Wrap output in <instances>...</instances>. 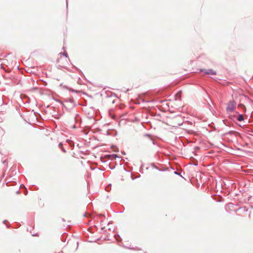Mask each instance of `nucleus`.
<instances>
[{
    "mask_svg": "<svg viewBox=\"0 0 253 253\" xmlns=\"http://www.w3.org/2000/svg\"><path fill=\"white\" fill-rule=\"evenodd\" d=\"M37 112H22L20 113L21 117L29 124L34 123L37 120ZM38 115L40 116V114Z\"/></svg>",
    "mask_w": 253,
    "mask_h": 253,
    "instance_id": "1",
    "label": "nucleus"
},
{
    "mask_svg": "<svg viewBox=\"0 0 253 253\" xmlns=\"http://www.w3.org/2000/svg\"><path fill=\"white\" fill-rule=\"evenodd\" d=\"M62 145V143H60L59 144V146H60V145Z\"/></svg>",
    "mask_w": 253,
    "mask_h": 253,
    "instance_id": "13",
    "label": "nucleus"
},
{
    "mask_svg": "<svg viewBox=\"0 0 253 253\" xmlns=\"http://www.w3.org/2000/svg\"><path fill=\"white\" fill-rule=\"evenodd\" d=\"M106 157L110 159H115L116 158L119 157L116 154L107 155Z\"/></svg>",
    "mask_w": 253,
    "mask_h": 253,
    "instance_id": "7",
    "label": "nucleus"
},
{
    "mask_svg": "<svg viewBox=\"0 0 253 253\" xmlns=\"http://www.w3.org/2000/svg\"><path fill=\"white\" fill-rule=\"evenodd\" d=\"M235 109V102L233 101H230L227 107V111H232Z\"/></svg>",
    "mask_w": 253,
    "mask_h": 253,
    "instance_id": "4",
    "label": "nucleus"
},
{
    "mask_svg": "<svg viewBox=\"0 0 253 253\" xmlns=\"http://www.w3.org/2000/svg\"><path fill=\"white\" fill-rule=\"evenodd\" d=\"M90 119L92 118L91 116L88 117Z\"/></svg>",
    "mask_w": 253,
    "mask_h": 253,
    "instance_id": "15",
    "label": "nucleus"
},
{
    "mask_svg": "<svg viewBox=\"0 0 253 253\" xmlns=\"http://www.w3.org/2000/svg\"><path fill=\"white\" fill-rule=\"evenodd\" d=\"M150 114L151 115H154V114L156 113H157V112H153V111H152V112H149Z\"/></svg>",
    "mask_w": 253,
    "mask_h": 253,
    "instance_id": "9",
    "label": "nucleus"
},
{
    "mask_svg": "<svg viewBox=\"0 0 253 253\" xmlns=\"http://www.w3.org/2000/svg\"><path fill=\"white\" fill-rule=\"evenodd\" d=\"M201 71L204 72L207 75H216V73L212 69L208 70H201Z\"/></svg>",
    "mask_w": 253,
    "mask_h": 253,
    "instance_id": "5",
    "label": "nucleus"
},
{
    "mask_svg": "<svg viewBox=\"0 0 253 253\" xmlns=\"http://www.w3.org/2000/svg\"><path fill=\"white\" fill-rule=\"evenodd\" d=\"M181 93H182L181 91H178V92L176 93V97L177 98H179V99H180V100L181 99V98H181Z\"/></svg>",
    "mask_w": 253,
    "mask_h": 253,
    "instance_id": "8",
    "label": "nucleus"
},
{
    "mask_svg": "<svg viewBox=\"0 0 253 253\" xmlns=\"http://www.w3.org/2000/svg\"><path fill=\"white\" fill-rule=\"evenodd\" d=\"M63 152H65L66 151L64 149H63Z\"/></svg>",
    "mask_w": 253,
    "mask_h": 253,
    "instance_id": "14",
    "label": "nucleus"
},
{
    "mask_svg": "<svg viewBox=\"0 0 253 253\" xmlns=\"http://www.w3.org/2000/svg\"><path fill=\"white\" fill-rule=\"evenodd\" d=\"M230 113L229 114V118L232 121L237 124L236 123V115H235V113L236 112H229Z\"/></svg>",
    "mask_w": 253,
    "mask_h": 253,
    "instance_id": "3",
    "label": "nucleus"
},
{
    "mask_svg": "<svg viewBox=\"0 0 253 253\" xmlns=\"http://www.w3.org/2000/svg\"><path fill=\"white\" fill-rule=\"evenodd\" d=\"M6 221V220H3V223H4Z\"/></svg>",
    "mask_w": 253,
    "mask_h": 253,
    "instance_id": "16",
    "label": "nucleus"
},
{
    "mask_svg": "<svg viewBox=\"0 0 253 253\" xmlns=\"http://www.w3.org/2000/svg\"><path fill=\"white\" fill-rule=\"evenodd\" d=\"M156 116H157V117H158V118H157V119H158V120H159V119H159V118H161V117L160 116V114H156Z\"/></svg>",
    "mask_w": 253,
    "mask_h": 253,
    "instance_id": "10",
    "label": "nucleus"
},
{
    "mask_svg": "<svg viewBox=\"0 0 253 253\" xmlns=\"http://www.w3.org/2000/svg\"><path fill=\"white\" fill-rule=\"evenodd\" d=\"M235 115H236V123L239 122V123H237L239 126L241 127H243L245 126V118L243 114H240L238 113V112H236L235 113Z\"/></svg>",
    "mask_w": 253,
    "mask_h": 253,
    "instance_id": "2",
    "label": "nucleus"
},
{
    "mask_svg": "<svg viewBox=\"0 0 253 253\" xmlns=\"http://www.w3.org/2000/svg\"><path fill=\"white\" fill-rule=\"evenodd\" d=\"M174 173V174H175L176 175H180V176H181L182 177V176L180 175V174L179 173H178V172L175 171Z\"/></svg>",
    "mask_w": 253,
    "mask_h": 253,
    "instance_id": "11",
    "label": "nucleus"
},
{
    "mask_svg": "<svg viewBox=\"0 0 253 253\" xmlns=\"http://www.w3.org/2000/svg\"><path fill=\"white\" fill-rule=\"evenodd\" d=\"M42 113H49L50 115H52V117H53L55 119H59L60 117V115L56 114V113H58V112H41Z\"/></svg>",
    "mask_w": 253,
    "mask_h": 253,
    "instance_id": "6",
    "label": "nucleus"
},
{
    "mask_svg": "<svg viewBox=\"0 0 253 253\" xmlns=\"http://www.w3.org/2000/svg\"><path fill=\"white\" fill-rule=\"evenodd\" d=\"M146 136H150V135H149V134H146Z\"/></svg>",
    "mask_w": 253,
    "mask_h": 253,
    "instance_id": "12",
    "label": "nucleus"
}]
</instances>
